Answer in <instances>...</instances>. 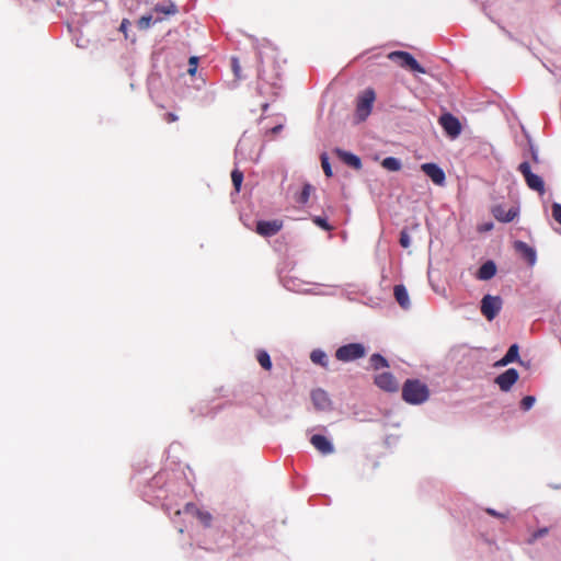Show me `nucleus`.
<instances>
[{"mask_svg": "<svg viewBox=\"0 0 561 561\" xmlns=\"http://www.w3.org/2000/svg\"><path fill=\"white\" fill-rule=\"evenodd\" d=\"M388 58L400 67L417 73H425L426 70L408 51L396 50L388 55Z\"/></svg>", "mask_w": 561, "mask_h": 561, "instance_id": "obj_2", "label": "nucleus"}, {"mask_svg": "<svg viewBox=\"0 0 561 561\" xmlns=\"http://www.w3.org/2000/svg\"><path fill=\"white\" fill-rule=\"evenodd\" d=\"M410 243H411V239H410L409 233L405 230L401 231V233H400L401 247L407 249L410 247Z\"/></svg>", "mask_w": 561, "mask_h": 561, "instance_id": "obj_33", "label": "nucleus"}, {"mask_svg": "<svg viewBox=\"0 0 561 561\" xmlns=\"http://www.w3.org/2000/svg\"><path fill=\"white\" fill-rule=\"evenodd\" d=\"M536 399L535 397L533 396H526L522 399L520 401V408L524 410V411H528L529 409L533 408L534 403H535Z\"/></svg>", "mask_w": 561, "mask_h": 561, "instance_id": "obj_30", "label": "nucleus"}, {"mask_svg": "<svg viewBox=\"0 0 561 561\" xmlns=\"http://www.w3.org/2000/svg\"><path fill=\"white\" fill-rule=\"evenodd\" d=\"M548 533H549V528L548 527L539 528L538 530L534 531L530 535V537L527 539V543H529V545L535 543L538 539H540L543 536L548 535Z\"/></svg>", "mask_w": 561, "mask_h": 561, "instance_id": "obj_28", "label": "nucleus"}, {"mask_svg": "<svg viewBox=\"0 0 561 561\" xmlns=\"http://www.w3.org/2000/svg\"><path fill=\"white\" fill-rule=\"evenodd\" d=\"M375 385L386 392H397L399 390V383L391 373L376 375Z\"/></svg>", "mask_w": 561, "mask_h": 561, "instance_id": "obj_10", "label": "nucleus"}, {"mask_svg": "<svg viewBox=\"0 0 561 561\" xmlns=\"http://www.w3.org/2000/svg\"><path fill=\"white\" fill-rule=\"evenodd\" d=\"M370 366L375 370L389 366L388 360L380 354H373L369 359Z\"/></svg>", "mask_w": 561, "mask_h": 561, "instance_id": "obj_23", "label": "nucleus"}, {"mask_svg": "<svg viewBox=\"0 0 561 561\" xmlns=\"http://www.w3.org/2000/svg\"><path fill=\"white\" fill-rule=\"evenodd\" d=\"M256 359L259 362V364L266 370H271L272 368V360H271V357L268 355V353L266 351H259L257 354H256Z\"/></svg>", "mask_w": 561, "mask_h": 561, "instance_id": "obj_26", "label": "nucleus"}, {"mask_svg": "<svg viewBox=\"0 0 561 561\" xmlns=\"http://www.w3.org/2000/svg\"><path fill=\"white\" fill-rule=\"evenodd\" d=\"M518 171L523 174L526 184L530 190L536 191L539 194L545 193L543 180L539 175L531 172L530 164L527 161L522 162L518 165Z\"/></svg>", "mask_w": 561, "mask_h": 561, "instance_id": "obj_4", "label": "nucleus"}, {"mask_svg": "<svg viewBox=\"0 0 561 561\" xmlns=\"http://www.w3.org/2000/svg\"><path fill=\"white\" fill-rule=\"evenodd\" d=\"M283 228V221L279 219L274 220H260L256 222L255 231L262 237H273L278 233Z\"/></svg>", "mask_w": 561, "mask_h": 561, "instance_id": "obj_8", "label": "nucleus"}, {"mask_svg": "<svg viewBox=\"0 0 561 561\" xmlns=\"http://www.w3.org/2000/svg\"><path fill=\"white\" fill-rule=\"evenodd\" d=\"M279 129H282V126H280V125H279V126L274 127V128H273V131H274V133H276V131H279Z\"/></svg>", "mask_w": 561, "mask_h": 561, "instance_id": "obj_40", "label": "nucleus"}, {"mask_svg": "<svg viewBox=\"0 0 561 561\" xmlns=\"http://www.w3.org/2000/svg\"><path fill=\"white\" fill-rule=\"evenodd\" d=\"M518 345L513 344L510 346L508 351L504 355L502 359L497 362V365L506 366L510 363H513L518 359Z\"/></svg>", "mask_w": 561, "mask_h": 561, "instance_id": "obj_20", "label": "nucleus"}, {"mask_svg": "<svg viewBox=\"0 0 561 561\" xmlns=\"http://www.w3.org/2000/svg\"><path fill=\"white\" fill-rule=\"evenodd\" d=\"M178 13V7L169 1L168 3H158L152 8V14L154 16H162L163 20L168 15H174Z\"/></svg>", "mask_w": 561, "mask_h": 561, "instance_id": "obj_16", "label": "nucleus"}, {"mask_svg": "<svg viewBox=\"0 0 561 561\" xmlns=\"http://www.w3.org/2000/svg\"><path fill=\"white\" fill-rule=\"evenodd\" d=\"M366 355V348L360 343H350L343 346H340L335 351V357L340 362H352L358 358H362Z\"/></svg>", "mask_w": 561, "mask_h": 561, "instance_id": "obj_3", "label": "nucleus"}, {"mask_svg": "<svg viewBox=\"0 0 561 561\" xmlns=\"http://www.w3.org/2000/svg\"><path fill=\"white\" fill-rule=\"evenodd\" d=\"M321 167L323 169L324 174L328 178H331L333 175L332 169H331V165H330V162H329V158H328V156L325 153H323L321 156Z\"/></svg>", "mask_w": 561, "mask_h": 561, "instance_id": "obj_29", "label": "nucleus"}, {"mask_svg": "<svg viewBox=\"0 0 561 561\" xmlns=\"http://www.w3.org/2000/svg\"><path fill=\"white\" fill-rule=\"evenodd\" d=\"M381 165L388 170V171H393V172H397L401 169V162L399 159L394 158V157H387L382 160L381 162Z\"/></svg>", "mask_w": 561, "mask_h": 561, "instance_id": "obj_24", "label": "nucleus"}, {"mask_svg": "<svg viewBox=\"0 0 561 561\" xmlns=\"http://www.w3.org/2000/svg\"><path fill=\"white\" fill-rule=\"evenodd\" d=\"M393 295L398 304L403 308L410 307V298L407 288L403 285H396L393 288Z\"/></svg>", "mask_w": 561, "mask_h": 561, "instance_id": "obj_19", "label": "nucleus"}, {"mask_svg": "<svg viewBox=\"0 0 561 561\" xmlns=\"http://www.w3.org/2000/svg\"><path fill=\"white\" fill-rule=\"evenodd\" d=\"M485 512L491 515V516H494V517H497V518H501V519H507L508 515L507 514H504V513H499L496 512L495 510L493 508H486Z\"/></svg>", "mask_w": 561, "mask_h": 561, "instance_id": "obj_36", "label": "nucleus"}, {"mask_svg": "<svg viewBox=\"0 0 561 561\" xmlns=\"http://www.w3.org/2000/svg\"><path fill=\"white\" fill-rule=\"evenodd\" d=\"M232 69H233V72L237 77H240L239 72H240V66L238 64V60L236 58L232 59Z\"/></svg>", "mask_w": 561, "mask_h": 561, "instance_id": "obj_38", "label": "nucleus"}, {"mask_svg": "<svg viewBox=\"0 0 561 561\" xmlns=\"http://www.w3.org/2000/svg\"><path fill=\"white\" fill-rule=\"evenodd\" d=\"M313 222L318 227L322 228L323 230H327V231H331L332 230V226L329 225V222L327 221L325 218L317 216V217L313 218Z\"/></svg>", "mask_w": 561, "mask_h": 561, "instance_id": "obj_31", "label": "nucleus"}, {"mask_svg": "<svg viewBox=\"0 0 561 561\" xmlns=\"http://www.w3.org/2000/svg\"><path fill=\"white\" fill-rule=\"evenodd\" d=\"M493 216L502 222H510L514 220V218L517 216V211L513 208H510L508 210H505L502 206H496L493 208Z\"/></svg>", "mask_w": 561, "mask_h": 561, "instance_id": "obj_18", "label": "nucleus"}, {"mask_svg": "<svg viewBox=\"0 0 561 561\" xmlns=\"http://www.w3.org/2000/svg\"><path fill=\"white\" fill-rule=\"evenodd\" d=\"M310 397L317 411H329L332 409V401L325 390L321 388L313 389Z\"/></svg>", "mask_w": 561, "mask_h": 561, "instance_id": "obj_9", "label": "nucleus"}, {"mask_svg": "<svg viewBox=\"0 0 561 561\" xmlns=\"http://www.w3.org/2000/svg\"><path fill=\"white\" fill-rule=\"evenodd\" d=\"M231 181L234 187V191L239 193L241 191V185L243 182V172L239 169H234L231 172Z\"/></svg>", "mask_w": 561, "mask_h": 561, "instance_id": "obj_27", "label": "nucleus"}, {"mask_svg": "<svg viewBox=\"0 0 561 561\" xmlns=\"http://www.w3.org/2000/svg\"><path fill=\"white\" fill-rule=\"evenodd\" d=\"M503 31H504V32H505L510 37H512L511 32H508V31H506V30H504V28H503Z\"/></svg>", "mask_w": 561, "mask_h": 561, "instance_id": "obj_41", "label": "nucleus"}, {"mask_svg": "<svg viewBox=\"0 0 561 561\" xmlns=\"http://www.w3.org/2000/svg\"><path fill=\"white\" fill-rule=\"evenodd\" d=\"M439 124L445 133L451 138L458 137L461 133V124L459 119L450 113L443 114L439 117Z\"/></svg>", "mask_w": 561, "mask_h": 561, "instance_id": "obj_7", "label": "nucleus"}, {"mask_svg": "<svg viewBox=\"0 0 561 561\" xmlns=\"http://www.w3.org/2000/svg\"><path fill=\"white\" fill-rule=\"evenodd\" d=\"M375 92L371 89H367L360 95L356 106V115L360 121H365L371 112L373 103L375 101Z\"/></svg>", "mask_w": 561, "mask_h": 561, "instance_id": "obj_6", "label": "nucleus"}, {"mask_svg": "<svg viewBox=\"0 0 561 561\" xmlns=\"http://www.w3.org/2000/svg\"><path fill=\"white\" fill-rule=\"evenodd\" d=\"M163 21V18L162 16H154L152 13L150 14H147V15H142L138 22H137V25L140 30H147L148 27L151 26V24H154V23H158V22H161Z\"/></svg>", "mask_w": 561, "mask_h": 561, "instance_id": "obj_21", "label": "nucleus"}, {"mask_svg": "<svg viewBox=\"0 0 561 561\" xmlns=\"http://www.w3.org/2000/svg\"><path fill=\"white\" fill-rule=\"evenodd\" d=\"M551 210H552V217L553 219L561 225V204L559 203H553L552 204V207H551Z\"/></svg>", "mask_w": 561, "mask_h": 561, "instance_id": "obj_32", "label": "nucleus"}, {"mask_svg": "<svg viewBox=\"0 0 561 561\" xmlns=\"http://www.w3.org/2000/svg\"><path fill=\"white\" fill-rule=\"evenodd\" d=\"M496 274V265L493 261H486L478 270L476 277L480 280H489Z\"/></svg>", "mask_w": 561, "mask_h": 561, "instance_id": "obj_17", "label": "nucleus"}, {"mask_svg": "<svg viewBox=\"0 0 561 561\" xmlns=\"http://www.w3.org/2000/svg\"><path fill=\"white\" fill-rule=\"evenodd\" d=\"M310 443L322 455H330L334 451L332 443L323 435L311 436Z\"/></svg>", "mask_w": 561, "mask_h": 561, "instance_id": "obj_14", "label": "nucleus"}, {"mask_svg": "<svg viewBox=\"0 0 561 561\" xmlns=\"http://www.w3.org/2000/svg\"><path fill=\"white\" fill-rule=\"evenodd\" d=\"M428 397V387L419 379H408L402 386V399L409 404H422Z\"/></svg>", "mask_w": 561, "mask_h": 561, "instance_id": "obj_1", "label": "nucleus"}, {"mask_svg": "<svg viewBox=\"0 0 561 561\" xmlns=\"http://www.w3.org/2000/svg\"><path fill=\"white\" fill-rule=\"evenodd\" d=\"M178 119H179V117H178V115H175L174 113H171V112H170V113H167V114L164 115V121H165L167 123H169V124H170V123H174V122H176Z\"/></svg>", "mask_w": 561, "mask_h": 561, "instance_id": "obj_37", "label": "nucleus"}, {"mask_svg": "<svg viewBox=\"0 0 561 561\" xmlns=\"http://www.w3.org/2000/svg\"><path fill=\"white\" fill-rule=\"evenodd\" d=\"M310 359L312 360V363L320 365L323 368H328L329 366L328 355L321 350L312 351L310 354Z\"/></svg>", "mask_w": 561, "mask_h": 561, "instance_id": "obj_22", "label": "nucleus"}, {"mask_svg": "<svg viewBox=\"0 0 561 561\" xmlns=\"http://www.w3.org/2000/svg\"><path fill=\"white\" fill-rule=\"evenodd\" d=\"M421 170L436 184L443 185L445 183L446 176L443 171L436 163H423L421 165Z\"/></svg>", "mask_w": 561, "mask_h": 561, "instance_id": "obj_12", "label": "nucleus"}, {"mask_svg": "<svg viewBox=\"0 0 561 561\" xmlns=\"http://www.w3.org/2000/svg\"><path fill=\"white\" fill-rule=\"evenodd\" d=\"M128 24H129L128 20L124 19L122 24H121V26H119V31H122V32H124L126 34Z\"/></svg>", "mask_w": 561, "mask_h": 561, "instance_id": "obj_39", "label": "nucleus"}, {"mask_svg": "<svg viewBox=\"0 0 561 561\" xmlns=\"http://www.w3.org/2000/svg\"><path fill=\"white\" fill-rule=\"evenodd\" d=\"M502 309V299L499 296L485 295L481 300V313L492 321Z\"/></svg>", "mask_w": 561, "mask_h": 561, "instance_id": "obj_5", "label": "nucleus"}, {"mask_svg": "<svg viewBox=\"0 0 561 561\" xmlns=\"http://www.w3.org/2000/svg\"><path fill=\"white\" fill-rule=\"evenodd\" d=\"M518 371L515 368H510L495 378V383L502 391H508L518 380Z\"/></svg>", "mask_w": 561, "mask_h": 561, "instance_id": "obj_11", "label": "nucleus"}, {"mask_svg": "<svg viewBox=\"0 0 561 561\" xmlns=\"http://www.w3.org/2000/svg\"><path fill=\"white\" fill-rule=\"evenodd\" d=\"M334 153L340 158V160H342L345 164L352 167L353 169H355V170L362 169V161L354 153L344 151L339 148H336L334 150Z\"/></svg>", "mask_w": 561, "mask_h": 561, "instance_id": "obj_15", "label": "nucleus"}, {"mask_svg": "<svg viewBox=\"0 0 561 561\" xmlns=\"http://www.w3.org/2000/svg\"><path fill=\"white\" fill-rule=\"evenodd\" d=\"M197 61H198V58L197 57H191L190 60H188V65H190V68L187 70V72L193 76L196 71V68H197Z\"/></svg>", "mask_w": 561, "mask_h": 561, "instance_id": "obj_35", "label": "nucleus"}, {"mask_svg": "<svg viewBox=\"0 0 561 561\" xmlns=\"http://www.w3.org/2000/svg\"><path fill=\"white\" fill-rule=\"evenodd\" d=\"M313 191V187L311 184L309 183H306L304 186H302V190L301 192L296 196V202L301 204V205H305L308 203L309 198H310V195H311V192Z\"/></svg>", "mask_w": 561, "mask_h": 561, "instance_id": "obj_25", "label": "nucleus"}, {"mask_svg": "<svg viewBox=\"0 0 561 561\" xmlns=\"http://www.w3.org/2000/svg\"><path fill=\"white\" fill-rule=\"evenodd\" d=\"M515 251L530 265H535L537 261V254L534 248L528 245L524 241H515L514 243Z\"/></svg>", "mask_w": 561, "mask_h": 561, "instance_id": "obj_13", "label": "nucleus"}, {"mask_svg": "<svg viewBox=\"0 0 561 561\" xmlns=\"http://www.w3.org/2000/svg\"><path fill=\"white\" fill-rule=\"evenodd\" d=\"M198 518L205 526L210 525L211 515L208 512H198Z\"/></svg>", "mask_w": 561, "mask_h": 561, "instance_id": "obj_34", "label": "nucleus"}]
</instances>
